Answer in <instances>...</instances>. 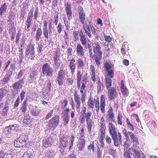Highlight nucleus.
Wrapping results in <instances>:
<instances>
[{
	"instance_id": "obj_16",
	"label": "nucleus",
	"mask_w": 158,
	"mask_h": 158,
	"mask_svg": "<svg viewBox=\"0 0 158 158\" xmlns=\"http://www.w3.org/2000/svg\"><path fill=\"white\" fill-rule=\"evenodd\" d=\"M81 33L80 34V41L81 42V44L84 46H86L87 40H88V38L87 37V36L86 34L85 35L83 33L82 31H81Z\"/></svg>"
},
{
	"instance_id": "obj_57",
	"label": "nucleus",
	"mask_w": 158,
	"mask_h": 158,
	"mask_svg": "<svg viewBox=\"0 0 158 158\" xmlns=\"http://www.w3.org/2000/svg\"><path fill=\"white\" fill-rule=\"evenodd\" d=\"M54 110L52 109L46 115L45 118V119L47 120L53 114Z\"/></svg>"
},
{
	"instance_id": "obj_2",
	"label": "nucleus",
	"mask_w": 158,
	"mask_h": 158,
	"mask_svg": "<svg viewBox=\"0 0 158 158\" xmlns=\"http://www.w3.org/2000/svg\"><path fill=\"white\" fill-rule=\"evenodd\" d=\"M114 65L110 61H106L104 64V68L106 72L105 77V85L107 89L111 88L112 86V81L114 74Z\"/></svg>"
},
{
	"instance_id": "obj_3",
	"label": "nucleus",
	"mask_w": 158,
	"mask_h": 158,
	"mask_svg": "<svg viewBox=\"0 0 158 158\" xmlns=\"http://www.w3.org/2000/svg\"><path fill=\"white\" fill-rule=\"evenodd\" d=\"M79 16L80 21L82 25V28L85 34L89 38H91L92 35L91 32L93 34L95 35L96 32V30L92 24L91 21L87 20V22H86L85 23V13L79 14Z\"/></svg>"
},
{
	"instance_id": "obj_42",
	"label": "nucleus",
	"mask_w": 158,
	"mask_h": 158,
	"mask_svg": "<svg viewBox=\"0 0 158 158\" xmlns=\"http://www.w3.org/2000/svg\"><path fill=\"white\" fill-rule=\"evenodd\" d=\"M10 75L8 74V73L6 74L2 79V83L4 84H6L10 80Z\"/></svg>"
},
{
	"instance_id": "obj_28",
	"label": "nucleus",
	"mask_w": 158,
	"mask_h": 158,
	"mask_svg": "<svg viewBox=\"0 0 158 158\" xmlns=\"http://www.w3.org/2000/svg\"><path fill=\"white\" fill-rule=\"evenodd\" d=\"M51 84L50 81H46L44 85L43 91L45 90L50 92L51 89Z\"/></svg>"
},
{
	"instance_id": "obj_32",
	"label": "nucleus",
	"mask_w": 158,
	"mask_h": 158,
	"mask_svg": "<svg viewBox=\"0 0 158 158\" xmlns=\"http://www.w3.org/2000/svg\"><path fill=\"white\" fill-rule=\"evenodd\" d=\"M69 114H63L62 117V120L63 121V125L66 126L68 124L69 120Z\"/></svg>"
},
{
	"instance_id": "obj_23",
	"label": "nucleus",
	"mask_w": 158,
	"mask_h": 158,
	"mask_svg": "<svg viewBox=\"0 0 158 158\" xmlns=\"http://www.w3.org/2000/svg\"><path fill=\"white\" fill-rule=\"evenodd\" d=\"M60 56V51L58 50H56L53 54V58L54 64L56 65H57V64L58 63Z\"/></svg>"
},
{
	"instance_id": "obj_33",
	"label": "nucleus",
	"mask_w": 158,
	"mask_h": 158,
	"mask_svg": "<svg viewBox=\"0 0 158 158\" xmlns=\"http://www.w3.org/2000/svg\"><path fill=\"white\" fill-rule=\"evenodd\" d=\"M100 136L99 138V142L101 144V147L103 148L104 146V139L105 135V132H100Z\"/></svg>"
},
{
	"instance_id": "obj_60",
	"label": "nucleus",
	"mask_w": 158,
	"mask_h": 158,
	"mask_svg": "<svg viewBox=\"0 0 158 158\" xmlns=\"http://www.w3.org/2000/svg\"><path fill=\"white\" fill-rule=\"evenodd\" d=\"M58 32L59 34H60L62 31V26L61 24L60 23L58 24L57 27Z\"/></svg>"
},
{
	"instance_id": "obj_25",
	"label": "nucleus",
	"mask_w": 158,
	"mask_h": 158,
	"mask_svg": "<svg viewBox=\"0 0 158 158\" xmlns=\"http://www.w3.org/2000/svg\"><path fill=\"white\" fill-rule=\"evenodd\" d=\"M120 89L123 95H127L128 89L124 85V81L123 80H121V81Z\"/></svg>"
},
{
	"instance_id": "obj_29",
	"label": "nucleus",
	"mask_w": 158,
	"mask_h": 158,
	"mask_svg": "<svg viewBox=\"0 0 158 158\" xmlns=\"http://www.w3.org/2000/svg\"><path fill=\"white\" fill-rule=\"evenodd\" d=\"M27 100H24L20 109V110L24 114L26 113L27 110Z\"/></svg>"
},
{
	"instance_id": "obj_18",
	"label": "nucleus",
	"mask_w": 158,
	"mask_h": 158,
	"mask_svg": "<svg viewBox=\"0 0 158 158\" xmlns=\"http://www.w3.org/2000/svg\"><path fill=\"white\" fill-rule=\"evenodd\" d=\"M75 60L72 58L70 60V62L69 63V67L70 69V73L72 74H73L75 72L76 69V64L75 63Z\"/></svg>"
},
{
	"instance_id": "obj_6",
	"label": "nucleus",
	"mask_w": 158,
	"mask_h": 158,
	"mask_svg": "<svg viewBox=\"0 0 158 158\" xmlns=\"http://www.w3.org/2000/svg\"><path fill=\"white\" fill-rule=\"evenodd\" d=\"M108 127L109 132L114 140V144L115 146L118 147L122 143L121 135L120 133L117 132L115 126L112 123H110Z\"/></svg>"
},
{
	"instance_id": "obj_5",
	"label": "nucleus",
	"mask_w": 158,
	"mask_h": 158,
	"mask_svg": "<svg viewBox=\"0 0 158 158\" xmlns=\"http://www.w3.org/2000/svg\"><path fill=\"white\" fill-rule=\"evenodd\" d=\"M93 54L92 52L90 50V57L94 59L97 66L98 67L101 64V60L102 57V52L101 50V47L99 43L95 42L94 44Z\"/></svg>"
},
{
	"instance_id": "obj_19",
	"label": "nucleus",
	"mask_w": 158,
	"mask_h": 158,
	"mask_svg": "<svg viewBox=\"0 0 158 158\" xmlns=\"http://www.w3.org/2000/svg\"><path fill=\"white\" fill-rule=\"evenodd\" d=\"M82 77V74L81 71L79 70H77L76 74L77 83V87L78 89L80 88L81 86V81Z\"/></svg>"
},
{
	"instance_id": "obj_39",
	"label": "nucleus",
	"mask_w": 158,
	"mask_h": 158,
	"mask_svg": "<svg viewBox=\"0 0 158 158\" xmlns=\"http://www.w3.org/2000/svg\"><path fill=\"white\" fill-rule=\"evenodd\" d=\"M42 30L40 28H38L35 34L36 40L39 41L40 38L41 36L42 35Z\"/></svg>"
},
{
	"instance_id": "obj_21",
	"label": "nucleus",
	"mask_w": 158,
	"mask_h": 158,
	"mask_svg": "<svg viewBox=\"0 0 158 158\" xmlns=\"http://www.w3.org/2000/svg\"><path fill=\"white\" fill-rule=\"evenodd\" d=\"M65 11L67 16L70 17L72 15V12L71 10V3L68 2L65 5Z\"/></svg>"
},
{
	"instance_id": "obj_56",
	"label": "nucleus",
	"mask_w": 158,
	"mask_h": 158,
	"mask_svg": "<svg viewBox=\"0 0 158 158\" xmlns=\"http://www.w3.org/2000/svg\"><path fill=\"white\" fill-rule=\"evenodd\" d=\"M122 115L120 114H118L117 117L118 123V124L120 125H121L122 124Z\"/></svg>"
},
{
	"instance_id": "obj_54",
	"label": "nucleus",
	"mask_w": 158,
	"mask_h": 158,
	"mask_svg": "<svg viewBox=\"0 0 158 158\" xmlns=\"http://www.w3.org/2000/svg\"><path fill=\"white\" fill-rule=\"evenodd\" d=\"M88 149L89 151L92 149L93 152H94L95 151L94 143H90L88 147Z\"/></svg>"
},
{
	"instance_id": "obj_4",
	"label": "nucleus",
	"mask_w": 158,
	"mask_h": 158,
	"mask_svg": "<svg viewBox=\"0 0 158 158\" xmlns=\"http://www.w3.org/2000/svg\"><path fill=\"white\" fill-rule=\"evenodd\" d=\"M97 112L99 111L100 109L102 114L105 112V106H106V101L104 95L102 94L101 96L100 106L99 100H96L95 98H93L91 96H90L87 102L88 108L93 109L94 107V105Z\"/></svg>"
},
{
	"instance_id": "obj_55",
	"label": "nucleus",
	"mask_w": 158,
	"mask_h": 158,
	"mask_svg": "<svg viewBox=\"0 0 158 158\" xmlns=\"http://www.w3.org/2000/svg\"><path fill=\"white\" fill-rule=\"evenodd\" d=\"M54 22L56 25H57L58 23V12H56L54 16Z\"/></svg>"
},
{
	"instance_id": "obj_34",
	"label": "nucleus",
	"mask_w": 158,
	"mask_h": 158,
	"mask_svg": "<svg viewBox=\"0 0 158 158\" xmlns=\"http://www.w3.org/2000/svg\"><path fill=\"white\" fill-rule=\"evenodd\" d=\"M65 70H64L63 69H62L60 67L59 70L58 72L57 77L65 78Z\"/></svg>"
},
{
	"instance_id": "obj_58",
	"label": "nucleus",
	"mask_w": 158,
	"mask_h": 158,
	"mask_svg": "<svg viewBox=\"0 0 158 158\" xmlns=\"http://www.w3.org/2000/svg\"><path fill=\"white\" fill-rule=\"evenodd\" d=\"M79 135H80V139L84 138V137L85 135V132L84 129V128H82L81 130L79 132Z\"/></svg>"
},
{
	"instance_id": "obj_8",
	"label": "nucleus",
	"mask_w": 158,
	"mask_h": 158,
	"mask_svg": "<svg viewBox=\"0 0 158 158\" xmlns=\"http://www.w3.org/2000/svg\"><path fill=\"white\" fill-rule=\"evenodd\" d=\"M86 123V127L89 134L92 133V129L94 123L92 120V112L91 111H87L84 114Z\"/></svg>"
},
{
	"instance_id": "obj_13",
	"label": "nucleus",
	"mask_w": 158,
	"mask_h": 158,
	"mask_svg": "<svg viewBox=\"0 0 158 158\" xmlns=\"http://www.w3.org/2000/svg\"><path fill=\"white\" fill-rule=\"evenodd\" d=\"M85 49L80 44H78L76 46V51L78 56L83 57L85 54Z\"/></svg>"
},
{
	"instance_id": "obj_47",
	"label": "nucleus",
	"mask_w": 158,
	"mask_h": 158,
	"mask_svg": "<svg viewBox=\"0 0 158 158\" xmlns=\"http://www.w3.org/2000/svg\"><path fill=\"white\" fill-rule=\"evenodd\" d=\"M40 112V110L37 107L31 111V114L35 116H36L38 115Z\"/></svg>"
},
{
	"instance_id": "obj_9",
	"label": "nucleus",
	"mask_w": 158,
	"mask_h": 158,
	"mask_svg": "<svg viewBox=\"0 0 158 158\" xmlns=\"http://www.w3.org/2000/svg\"><path fill=\"white\" fill-rule=\"evenodd\" d=\"M59 121V116L55 115L49 120L48 126L51 130H54L57 127Z\"/></svg>"
},
{
	"instance_id": "obj_12",
	"label": "nucleus",
	"mask_w": 158,
	"mask_h": 158,
	"mask_svg": "<svg viewBox=\"0 0 158 158\" xmlns=\"http://www.w3.org/2000/svg\"><path fill=\"white\" fill-rule=\"evenodd\" d=\"M55 140V139L54 138V137L52 136H50L43 140V146L45 148L50 147L52 145V143Z\"/></svg>"
},
{
	"instance_id": "obj_27",
	"label": "nucleus",
	"mask_w": 158,
	"mask_h": 158,
	"mask_svg": "<svg viewBox=\"0 0 158 158\" xmlns=\"http://www.w3.org/2000/svg\"><path fill=\"white\" fill-rule=\"evenodd\" d=\"M8 4L6 3L2 5L0 7V16L2 15L7 9Z\"/></svg>"
},
{
	"instance_id": "obj_59",
	"label": "nucleus",
	"mask_w": 158,
	"mask_h": 158,
	"mask_svg": "<svg viewBox=\"0 0 158 158\" xmlns=\"http://www.w3.org/2000/svg\"><path fill=\"white\" fill-rule=\"evenodd\" d=\"M79 120L81 124L83 123L85 120V118L84 115H81L79 118Z\"/></svg>"
},
{
	"instance_id": "obj_10",
	"label": "nucleus",
	"mask_w": 158,
	"mask_h": 158,
	"mask_svg": "<svg viewBox=\"0 0 158 158\" xmlns=\"http://www.w3.org/2000/svg\"><path fill=\"white\" fill-rule=\"evenodd\" d=\"M42 71L44 75L48 76H52L53 73V69L48 63H45L42 66Z\"/></svg>"
},
{
	"instance_id": "obj_31",
	"label": "nucleus",
	"mask_w": 158,
	"mask_h": 158,
	"mask_svg": "<svg viewBox=\"0 0 158 158\" xmlns=\"http://www.w3.org/2000/svg\"><path fill=\"white\" fill-rule=\"evenodd\" d=\"M77 64L78 69H83L85 66V63L83 60L81 58L78 59L77 60Z\"/></svg>"
},
{
	"instance_id": "obj_61",
	"label": "nucleus",
	"mask_w": 158,
	"mask_h": 158,
	"mask_svg": "<svg viewBox=\"0 0 158 158\" xmlns=\"http://www.w3.org/2000/svg\"><path fill=\"white\" fill-rule=\"evenodd\" d=\"M43 35L44 37L46 39H48L49 38L48 32V30H43Z\"/></svg>"
},
{
	"instance_id": "obj_37",
	"label": "nucleus",
	"mask_w": 158,
	"mask_h": 158,
	"mask_svg": "<svg viewBox=\"0 0 158 158\" xmlns=\"http://www.w3.org/2000/svg\"><path fill=\"white\" fill-rule=\"evenodd\" d=\"M128 133L132 141L135 143H138V139L137 136L134 135L131 132L129 131Z\"/></svg>"
},
{
	"instance_id": "obj_11",
	"label": "nucleus",
	"mask_w": 158,
	"mask_h": 158,
	"mask_svg": "<svg viewBox=\"0 0 158 158\" xmlns=\"http://www.w3.org/2000/svg\"><path fill=\"white\" fill-rule=\"evenodd\" d=\"M108 97L110 101H113L118 95L117 92L115 87H112L108 89Z\"/></svg>"
},
{
	"instance_id": "obj_41",
	"label": "nucleus",
	"mask_w": 158,
	"mask_h": 158,
	"mask_svg": "<svg viewBox=\"0 0 158 158\" xmlns=\"http://www.w3.org/2000/svg\"><path fill=\"white\" fill-rule=\"evenodd\" d=\"M47 91H42V97L44 99L47 101H48L49 99V95L48 94V92Z\"/></svg>"
},
{
	"instance_id": "obj_52",
	"label": "nucleus",
	"mask_w": 158,
	"mask_h": 158,
	"mask_svg": "<svg viewBox=\"0 0 158 158\" xmlns=\"http://www.w3.org/2000/svg\"><path fill=\"white\" fill-rule=\"evenodd\" d=\"M104 37L105 39V40L108 42L110 43L112 41V38L110 35H107L105 34H103Z\"/></svg>"
},
{
	"instance_id": "obj_50",
	"label": "nucleus",
	"mask_w": 158,
	"mask_h": 158,
	"mask_svg": "<svg viewBox=\"0 0 158 158\" xmlns=\"http://www.w3.org/2000/svg\"><path fill=\"white\" fill-rule=\"evenodd\" d=\"M64 40L66 44L69 43V37L68 32L64 31Z\"/></svg>"
},
{
	"instance_id": "obj_7",
	"label": "nucleus",
	"mask_w": 158,
	"mask_h": 158,
	"mask_svg": "<svg viewBox=\"0 0 158 158\" xmlns=\"http://www.w3.org/2000/svg\"><path fill=\"white\" fill-rule=\"evenodd\" d=\"M35 44L30 42L27 44L26 48L25 56L28 59L33 60L35 57Z\"/></svg>"
},
{
	"instance_id": "obj_45",
	"label": "nucleus",
	"mask_w": 158,
	"mask_h": 158,
	"mask_svg": "<svg viewBox=\"0 0 158 158\" xmlns=\"http://www.w3.org/2000/svg\"><path fill=\"white\" fill-rule=\"evenodd\" d=\"M33 16L32 13H28L27 17V19L26 21V23H32V19H33Z\"/></svg>"
},
{
	"instance_id": "obj_62",
	"label": "nucleus",
	"mask_w": 158,
	"mask_h": 158,
	"mask_svg": "<svg viewBox=\"0 0 158 158\" xmlns=\"http://www.w3.org/2000/svg\"><path fill=\"white\" fill-rule=\"evenodd\" d=\"M38 15H39V10L38 9V7H37L35 10L34 16L35 19H37V18L38 17Z\"/></svg>"
},
{
	"instance_id": "obj_48",
	"label": "nucleus",
	"mask_w": 158,
	"mask_h": 158,
	"mask_svg": "<svg viewBox=\"0 0 158 158\" xmlns=\"http://www.w3.org/2000/svg\"><path fill=\"white\" fill-rule=\"evenodd\" d=\"M36 74V72L35 71H33L30 73V76L29 77V81H33L34 78Z\"/></svg>"
},
{
	"instance_id": "obj_20",
	"label": "nucleus",
	"mask_w": 158,
	"mask_h": 158,
	"mask_svg": "<svg viewBox=\"0 0 158 158\" xmlns=\"http://www.w3.org/2000/svg\"><path fill=\"white\" fill-rule=\"evenodd\" d=\"M23 79H21L17 82H16L13 85V88L17 92L19 91L20 87L22 86L23 82Z\"/></svg>"
},
{
	"instance_id": "obj_40",
	"label": "nucleus",
	"mask_w": 158,
	"mask_h": 158,
	"mask_svg": "<svg viewBox=\"0 0 158 158\" xmlns=\"http://www.w3.org/2000/svg\"><path fill=\"white\" fill-rule=\"evenodd\" d=\"M19 140L21 141L24 145L28 139V136L25 135H21L19 138Z\"/></svg>"
},
{
	"instance_id": "obj_22",
	"label": "nucleus",
	"mask_w": 158,
	"mask_h": 158,
	"mask_svg": "<svg viewBox=\"0 0 158 158\" xmlns=\"http://www.w3.org/2000/svg\"><path fill=\"white\" fill-rule=\"evenodd\" d=\"M138 147L137 146L132 148L133 153V158H140V153L138 150Z\"/></svg>"
},
{
	"instance_id": "obj_44",
	"label": "nucleus",
	"mask_w": 158,
	"mask_h": 158,
	"mask_svg": "<svg viewBox=\"0 0 158 158\" xmlns=\"http://www.w3.org/2000/svg\"><path fill=\"white\" fill-rule=\"evenodd\" d=\"M14 145L16 148H20L24 145L22 143L21 141L19 140V139H16L14 142Z\"/></svg>"
},
{
	"instance_id": "obj_46",
	"label": "nucleus",
	"mask_w": 158,
	"mask_h": 158,
	"mask_svg": "<svg viewBox=\"0 0 158 158\" xmlns=\"http://www.w3.org/2000/svg\"><path fill=\"white\" fill-rule=\"evenodd\" d=\"M79 32L78 31H74L73 33V35L74 38V41L77 42L79 39Z\"/></svg>"
},
{
	"instance_id": "obj_24",
	"label": "nucleus",
	"mask_w": 158,
	"mask_h": 158,
	"mask_svg": "<svg viewBox=\"0 0 158 158\" xmlns=\"http://www.w3.org/2000/svg\"><path fill=\"white\" fill-rule=\"evenodd\" d=\"M60 142L61 143L60 145V151L61 153L63 154L65 150V148L67 147V144L68 143V141L62 139Z\"/></svg>"
},
{
	"instance_id": "obj_26",
	"label": "nucleus",
	"mask_w": 158,
	"mask_h": 158,
	"mask_svg": "<svg viewBox=\"0 0 158 158\" xmlns=\"http://www.w3.org/2000/svg\"><path fill=\"white\" fill-rule=\"evenodd\" d=\"M33 151L31 150H27V151L25 152L23 156V158H33Z\"/></svg>"
},
{
	"instance_id": "obj_14",
	"label": "nucleus",
	"mask_w": 158,
	"mask_h": 158,
	"mask_svg": "<svg viewBox=\"0 0 158 158\" xmlns=\"http://www.w3.org/2000/svg\"><path fill=\"white\" fill-rule=\"evenodd\" d=\"M15 18V13L12 11L9 13L7 20V23L9 26H12V24H14V20Z\"/></svg>"
},
{
	"instance_id": "obj_17",
	"label": "nucleus",
	"mask_w": 158,
	"mask_h": 158,
	"mask_svg": "<svg viewBox=\"0 0 158 158\" xmlns=\"http://www.w3.org/2000/svg\"><path fill=\"white\" fill-rule=\"evenodd\" d=\"M85 141L84 138L80 139L77 144L79 151H82L85 148Z\"/></svg>"
},
{
	"instance_id": "obj_43",
	"label": "nucleus",
	"mask_w": 158,
	"mask_h": 158,
	"mask_svg": "<svg viewBox=\"0 0 158 158\" xmlns=\"http://www.w3.org/2000/svg\"><path fill=\"white\" fill-rule=\"evenodd\" d=\"M30 122L31 121L29 115L27 114H26L24 116L23 123L25 124L28 125L30 123Z\"/></svg>"
},
{
	"instance_id": "obj_49",
	"label": "nucleus",
	"mask_w": 158,
	"mask_h": 158,
	"mask_svg": "<svg viewBox=\"0 0 158 158\" xmlns=\"http://www.w3.org/2000/svg\"><path fill=\"white\" fill-rule=\"evenodd\" d=\"M97 156L98 158H102V150L98 148L97 151Z\"/></svg>"
},
{
	"instance_id": "obj_63",
	"label": "nucleus",
	"mask_w": 158,
	"mask_h": 158,
	"mask_svg": "<svg viewBox=\"0 0 158 158\" xmlns=\"http://www.w3.org/2000/svg\"><path fill=\"white\" fill-rule=\"evenodd\" d=\"M105 140L106 143L108 144L111 143L112 140L111 138L108 135H107L105 138Z\"/></svg>"
},
{
	"instance_id": "obj_35",
	"label": "nucleus",
	"mask_w": 158,
	"mask_h": 158,
	"mask_svg": "<svg viewBox=\"0 0 158 158\" xmlns=\"http://www.w3.org/2000/svg\"><path fill=\"white\" fill-rule=\"evenodd\" d=\"M130 149L128 147H124V158H131L130 154Z\"/></svg>"
},
{
	"instance_id": "obj_15",
	"label": "nucleus",
	"mask_w": 158,
	"mask_h": 158,
	"mask_svg": "<svg viewBox=\"0 0 158 158\" xmlns=\"http://www.w3.org/2000/svg\"><path fill=\"white\" fill-rule=\"evenodd\" d=\"M114 115L113 109L112 107L110 106L106 116V120L109 121H113L114 117Z\"/></svg>"
},
{
	"instance_id": "obj_38",
	"label": "nucleus",
	"mask_w": 158,
	"mask_h": 158,
	"mask_svg": "<svg viewBox=\"0 0 158 158\" xmlns=\"http://www.w3.org/2000/svg\"><path fill=\"white\" fill-rule=\"evenodd\" d=\"M11 127H14V126H9L6 127L4 129L3 134L8 135L11 132Z\"/></svg>"
},
{
	"instance_id": "obj_53",
	"label": "nucleus",
	"mask_w": 158,
	"mask_h": 158,
	"mask_svg": "<svg viewBox=\"0 0 158 158\" xmlns=\"http://www.w3.org/2000/svg\"><path fill=\"white\" fill-rule=\"evenodd\" d=\"M5 90L3 88L0 89V98L2 99L6 95V93L4 92Z\"/></svg>"
},
{
	"instance_id": "obj_30",
	"label": "nucleus",
	"mask_w": 158,
	"mask_h": 158,
	"mask_svg": "<svg viewBox=\"0 0 158 158\" xmlns=\"http://www.w3.org/2000/svg\"><path fill=\"white\" fill-rule=\"evenodd\" d=\"M65 78L64 77H56V81L57 83L59 86H62L63 85L65 82Z\"/></svg>"
},
{
	"instance_id": "obj_36",
	"label": "nucleus",
	"mask_w": 158,
	"mask_h": 158,
	"mask_svg": "<svg viewBox=\"0 0 158 158\" xmlns=\"http://www.w3.org/2000/svg\"><path fill=\"white\" fill-rule=\"evenodd\" d=\"M8 104L7 102L5 103L4 108L2 109V115L4 116L7 115L8 111L9 110Z\"/></svg>"
},
{
	"instance_id": "obj_64",
	"label": "nucleus",
	"mask_w": 158,
	"mask_h": 158,
	"mask_svg": "<svg viewBox=\"0 0 158 158\" xmlns=\"http://www.w3.org/2000/svg\"><path fill=\"white\" fill-rule=\"evenodd\" d=\"M12 156L10 152H6L4 154V158H12Z\"/></svg>"
},
{
	"instance_id": "obj_51",
	"label": "nucleus",
	"mask_w": 158,
	"mask_h": 158,
	"mask_svg": "<svg viewBox=\"0 0 158 158\" xmlns=\"http://www.w3.org/2000/svg\"><path fill=\"white\" fill-rule=\"evenodd\" d=\"M100 132H105L106 126L105 123H100Z\"/></svg>"
},
{
	"instance_id": "obj_1",
	"label": "nucleus",
	"mask_w": 158,
	"mask_h": 158,
	"mask_svg": "<svg viewBox=\"0 0 158 158\" xmlns=\"http://www.w3.org/2000/svg\"><path fill=\"white\" fill-rule=\"evenodd\" d=\"M88 79L87 74V73L84 74L82 81H81V85L80 90V92L81 94V100L82 103H84L85 102V98L86 95L84 91H85V88L87 87L86 85ZM74 98L75 102L76 103L77 110V111H80L81 105V98L80 95L78 94L76 91L74 92Z\"/></svg>"
}]
</instances>
